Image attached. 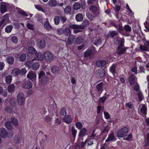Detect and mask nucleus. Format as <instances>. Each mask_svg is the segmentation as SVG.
<instances>
[{
    "label": "nucleus",
    "mask_w": 149,
    "mask_h": 149,
    "mask_svg": "<svg viewBox=\"0 0 149 149\" xmlns=\"http://www.w3.org/2000/svg\"><path fill=\"white\" fill-rule=\"evenodd\" d=\"M75 19L77 22H81L83 19L82 14L81 13H79L77 14L75 16Z\"/></svg>",
    "instance_id": "4be33fe9"
},
{
    "label": "nucleus",
    "mask_w": 149,
    "mask_h": 149,
    "mask_svg": "<svg viewBox=\"0 0 149 149\" xmlns=\"http://www.w3.org/2000/svg\"><path fill=\"white\" fill-rule=\"evenodd\" d=\"M27 28L31 30H33L34 29V27L33 25L30 23H28L27 25Z\"/></svg>",
    "instance_id": "338daca9"
},
{
    "label": "nucleus",
    "mask_w": 149,
    "mask_h": 149,
    "mask_svg": "<svg viewBox=\"0 0 149 149\" xmlns=\"http://www.w3.org/2000/svg\"><path fill=\"white\" fill-rule=\"evenodd\" d=\"M52 72L55 74L56 72H58L59 71V68L58 67L56 66H53L51 68Z\"/></svg>",
    "instance_id": "7c9ffc66"
},
{
    "label": "nucleus",
    "mask_w": 149,
    "mask_h": 149,
    "mask_svg": "<svg viewBox=\"0 0 149 149\" xmlns=\"http://www.w3.org/2000/svg\"><path fill=\"white\" fill-rule=\"evenodd\" d=\"M106 63L105 60H99L96 62V65L99 67H103Z\"/></svg>",
    "instance_id": "9b49d317"
},
{
    "label": "nucleus",
    "mask_w": 149,
    "mask_h": 149,
    "mask_svg": "<svg viewBox=\"0 0 149 149\" xmlns=\"http://www.w3.org/2000/svg\"><path fill=\"white\" fill-rule=\"evenodd\" d=\"M0 134L1 137L3 138H6L7 135L8 133L6 130L4 128H2L0 130Z\"/></svg>",
    "instance_id": "ddd939ff"
},
{
    "label": "nucleus",
    "mask_w": 149,
    "mask_h": 149,
    "mask_svg": "<svg viewBox=\"0 0 149 149\" xmlns=\"http://www.w3.org/2000/svg\"><path fill=\"white\" fill-rule=\"evenodd\" d=\"M37 45L40 49L44 48L45 46V42L42 38H39L37 41Z\"/></svg>",
    "instance_id": "0eeeda50"
},
{
    "label": "nucleus",
    "mask_w": 149,
    "mask_h": 149,
    "mask_svg": "<svg viewBox=\"0 0 149 149\" xmlns=\"http://www.w3.org/2000/svg\"><path fill=\"white\" fill-rule=\"evenodd\" d=\"M18 12L20 13L24 16L26 17H28V15L26 14L25 11L23 10H19Z\"/></svg>",
    "instance_id": "e2e57ef3"
},
{
    "label": "nucleus",
    "mask_w": 149,
    "mask_h": 149,
    "mask_svg": "<svg viewBox=\"0 0 149 149\" xmlns=\"http://www.w3.org/2000/svg\"><path fill=\"white\" fill-rule=\"evenodd\" d=\"M71 33V31L70 30L69 28H66L64 30V33L65 35L67 36L70 34Z\"/></svg>",
    "instance_id": "79ce46f5"
},
{
    "label": "nucleus",
    "mask_w": 149,
    "mask_h": 149,
    "mask_svg": "<svg viewBox=\"0 0 149 149\" xmlns=\"http://www.w3.org/2000/svg\"><path fill=\"white\" fill-rule=\"evenodd\" d=\"M133 85H134V90L136 91H138L139 89V87L138 83H135Z\"/></svg>",
    "instance_id": "603ef678"
},
{
    "label": "nucleus",
    "mask_w": 149,
    "mask_h": 149,
    "mask_svg": "<svg viewBox=\"0 0 149 149\" xmlns=\"http://www.w3.org/2000/svg\"><path fill=\"white\" fill-rule=\"evenodd\" d=\"M127 49V47H124L123 43L122 41L117 49L116 53L118 55H121L124 54Z\"/></svg>",
    "instance_id": "423d86ee"
},
{
    "label": "nucleus",
    "mask_w": 149,
    "mask_h": 149,
    "mask_svg": "<svg viewBox=\"0 0 149 149\" xmlns=\"http://www.w3.org/2000/svg\"><path fill=\"white\" fill-rule=\"evenodd\" d=\"M137 95L139 100L142 101L143 98V95L141 91H139L137 93Z\"/></svg>",
    "instance_id": "864d4df0"
},
{
    "label": "nucleus",
    "mask_w": 149,
    "mask_h": 149,
    "mask_svg": "<svg viewBox=\"0 0 149 149\" xmlns=\"http://www.w3.org/2000/svg\"><path fill=\"white\" fill-rule=\"evenodd\" d=\"M33 60H32L31 61H28L26 63V66L29 68H31L33 63Z\"/></svg>",
    "instance_id": "c03bdc74"
},
{
    "label": "nucleus",
    "mask_w": 149,
    "mask_h": 149,
    "mask_svg": "<svg viewBox=\"0 0 149 149\" xmlns=\"http://www.w3.org/2000/svg\"><path fill=\"white\" fill-rule=\"evenodd\" d=\"M101 43L102 41L99 38H96L94 43V44L97 46Z\"/></svg>",
    "instance_id": "09e8293b"
},
{
    "label": "nucleus",
    "mask_w": 149,
    "mask_h": 149,
    "mask_svg": "<svg viewBox=\"0 0 149 149\" xmlns=\"http://www.w3.org/2000/svg\"><path fill=\"white\" fill-rule=\"evenodd\" d=\"M125 106L130 109H132L133 108V105L131 102L126 103Z\"/></svg>",
    "instance_id": "0e129e2a"
},
{
    "label": "nucleus",
    "mask_w": 149,
    "mask_h": 149,
    "mask_svg": "<svg viewBox=\"0 0 149 149\" xmlns=\"http://www.w3.org/2000/svg\"><path fill=\"white\" fill-rule=\"evenodd\" d=\"M9 20L8 15L7 14L4 15L2 18L1 22L3 24L5 25L6 24L9 23Z\"/></svg>",
    "instance_id": "f8f14e48"
},
{
    "label": "nucleus",
    "mask_w": 149,
    "mask_h": 149,
    "mask_svg": "<svg viewBox=\"0 0 149 149\" xmlns=\"http://www.w3.org/2000/svg\"><path fill=\"white\" fill-rule=\"evenodd\" d=\"M141 111L143 114L146 115L147 113V107L144 105H143L141 108Z\"/></svg>",
    "instance_id": "cd10ccee"
},
{
    "label": "nucleus",
    "mask_w": 149,
    "mask_h": 149,
    "mask_svg": "<svg viewBox=\"0 0 149 149\" xmlns=\"http://www.w3.org/2000/svg\"><path fill=\"white\" fill-rule=\"evenodd\" d=\"M124 29L127 32H130L131 31V29L130 26L128 25H126L124 26Z\"/></svg>",
    "instance_id": "4d7b16f0"
},
{
    "label": "nucleus",
    "mask_w": 149,
    "mask_h": 149,
    "mask_svg": "<svg viewBox=\"0 0 149 149\" xmlns=\"http://www.w3.org/2000/svg\"><path fill=\"white\" fill-rule=\"evenodd\" d=\"M120 38H115L114 40V42L116 44H118L120 42Z\"/></svg>",
    "instance_id": "774afa93"
},
{
    "label": "nucleus",
    "mask_w": 149,
    "mask_h": 149,
    "mask_svg": "<svg viewBox=\"0 0 149 149\" xmlns=\"http://www.w3.org/2000/svg\"><path fill=\"white\" fill-rule=\"evenodd\" d=\"M128 133V129L127 127H124L119 130L117 133L118 137L123 138L126 136Z\"/></svg>",
    "instance_id": "39448f33"
},
{
    "label": "nucleus",
    "mask_w": 149,
    "mask_h": 149,
    "mask_svg": "<svg viewBox=\"0 0 149 149\" xmlns=\"http://www.w3.org/2000/svg\"><path fill=\"white\" fill-rule=\"evenodd\" d=\"M89 22L87 19L84 20L82 23V25H77L76 24H71L69 26V28L75 29H84L85 27L88 25Z\"/></svg>",
    "instance_id": "f257e3e1"
},
{
    "label": "nucleus",
    "mask_w": 149,
    "mask_h": 149,
    "mask_svg": "<svg viewBox=\"0 0 149 149\" xmlns=\"http://www.w3.org/2000/svg\"><path fill=\"white\" fill-rule=\"evenodd\" d=\"M11 120L15 126H17L18 125V121L16 118H11Z\"/></svg>",
    "instance_id": "49530a36"
},
{
    "label": "nucleus",
    "mask_w": 149,
    "mask_h": 149,
    "mask_svg": "<svg viewBox=\"0 0 149 149\" xmlns=\"http://www.w3.org/2000/svg\"><path fill=\"white\" fill-rule=\"evenodd\" d=\"M109 128L108 127V126H107L106 127H104V129L102 131V133H107L109 131Z\"/></svg>",
    "instance_id": "69168bd1"
},
{
    "label": "nucleus",
    "mask_w": 149,
    "mask_h": 149,
    "mask_svg": "<svg viewBox=\"0 0 149 149\" xmlns=\"http://www.w3.org/2000/svg\"><path fill=\"white\" fill-rule=\"evenodd\" d=\"M65 116L63 118V120L65 123L70 124L72 122V119L70 116L68 115Z\"/></svg>",
    "instance_id": "f3484780"
},
{
    "label": "nucleus",
    "mask_w": 149,
    "mask_h": 149,
    "mask_svg": "<svg viewBox=\"0 0 149 149\" xmlns=\"http://www.w3.org/2000/svg\"><path fill=\"white\" fill-rule=\"evenodd\" d=\"M26 58V54H23L21 55L19 57V60L21 61H24Z\"/></svg>",
    "instance_id": "a18cd8bd"
},
{
    "label": "nucleus",
    "mask_w": 149,
    "mask_h": 149,
    "mask_svg": "<svg viewBox=\"0 0 149 149\" xmlns=\"http://www.w3.org/2000/svg\"><path fill=\"white\" fill-rule=\"evenodd\" d=\"M49 5L52 7L55 6L57 5L56 0H50L49 1Z\"/></svg>",
    "instance_id": "2f4dec72"
},
{
    "label": "nucleus",
    "mask_w": 149,
    "mask_h": 149,
    "mask_svg": "<svg viewBox=\"0 0 149 149\" xmlns=\"http://www.w3.org/2000/svg\"><path fill=\"white\" fill-rule=\"evenodd\" d=\"M92 51L90 49H87L84 53V56L85 57H87L89 56L92 53Z\"/></svg>",
    "instance_id": "c9c22d12"
},
{
    "label": "nucleus",
    "mask_w": 149,
    "mask_h": 149,
    "mask_svg": "<svg viewBox=\"0 0 149 149\" xmlns=\"http://www.w3.org/2000/svg\"><path fill=\"white\" fill-rule=\"evenodd\" d=\"M86 16L87 18L91 21L93 20L94 17H95L94 15L88 12L86 13Z\"/></svg>",
    "instance_id": "72a5a7b5"
},
{
    "label": "nucleus",
    "mask_w": 149,
    "mask_h": 149,
    "mask_svg": "<svg viewBox=\"0 0 149 149\" xmlns=\"http://www.w3.org/2000/svg\"><path fill=\"white\" fill-rule=\"evenodd\" d=\"M20 73V70L18 68L13 69L12 72L11 74L14 76H17Z\"/></svg>",
    "instance_id": "b1692460"
},
{
    "label": "nucleus",
    "mask_w": 149,
    "mask_h": 149,
    "mask_svg": "<svg viewBox=\"0 0 149 149\" xmlns=\"http://www.w3.org/2000/svg\"><path fill=\"white\" fill-rule=\"evenodd\" d=\"M48 81V77L46 76H43L41 80V83L42 84H46Z\"/></svg>",
    "instance_id": "f704fd0d"
},
{
    "label": "nucleus",
    "mask_w": 149,
    "mask_h": 149,
    "mask_svg": "<svg viewBox=\"0 0 149 149\" xmlns=\"http://www.w3.org/2000/svg\"><path fill=\"white\" fill-rule=\"evenodd\" d=\"M40 63L38 62H35L33 63L32 67V69L34 71L36 70L39 68Z\"/></svg>",
    "instance_id": "393cba45"
},
{
    "label": "nucleus",
    "mask_w": 149,
    "mask_h": 149,
    "mask_svg": "<svg viewBox=\"0 0 149 149\" xmlns=\"http://www.w3.org/2000/svg\"><path fill=\"white\" fill-rule=\"evenodd\" d=\"M75 36L73 35H69L68 38L67 42L69 45H71L73 44L74 42V40L75 39Z\"/></svg>",
    "instance_id": "9d476101"
},
{
    "label": "nucleus",
    "mask_w": 149,
    "mask_h": 149,
    "mask_svg": "<svg viewBox=\"0 0 149 149\" xmlns=\"http://www.w3.org/2000/svg\"><path fill=\"white\" fill-rule=\"evenodd\" d=\"M12 76L9 75L6 77V82L8 84H10L11 82Z\"/></svg>",
    "instance_id": "37998d69"
},
{
    "label": "nucleus",
    "mask_w": 149,
    "mask_h": 149,
    "mask_svg": "<svg viewBox=\"0 0 149 149\" xmlns=\"http://www.w3.org/2000/svg\"><path fill=\"white\" fill-rule=\"evenodd\" d=\"M74 8L76 10L79 9L81 7L80 4L78 3H76L73 5V6Z\"/></svg>",
    "instance_id": "6e6d98bb"
},
{
    "label": "nucleus",
    "mask_w": 149,
    "mask_h": 149,
    "mask_svg": "<svg viewBox=\"0 0 149 149\" xmlns=\"http://www.w3.org/2000/svg\"><path fill=\"white\" fill-rule=\"evenodd\" d=\"M57 31L58 34L59 35H61L64 33V30L62 29H58Z\"/></svg>",
    "instance_id": "bf43d9fd"
},
{
    "label": "nucleus",
    "mask_w": 149,
    "mask_h": 149,
    "mask_svg": "<svg viewBox=\"0 0 149 149\" xmlns=\"http://www.w3.org/2000/svg\"><path fill=\"white\" fill-rule=\"evenodd\" d=\"M44 58L46 62H50L54 59V56L50 52L46 51L43 54Z\"/></svg>",
    "instance_id": "20e7f679"
},
{
    "label": "nucleus",
    "mask_w": 149,
    "mask_h": 149,
    "mask_svg": "<svg viewBox=\"0 0 149 149\" xmlns=\"http://www.w3.org/2000/svg\"><path fill=\"white\" fill-rule=\"evenodd\" d=\"M27 55L28 56L30 55L32 56L34 55L37 53L36 50L33 47H29L27 49Z\"/></svg>",
    "instance_id": "1a4fd4ad"
},
{
    "label": "nucleus",
    "mask_w": 149,
    "mask_h": 149,
    "mask_svg": "<svg viewBox=\"0 0 149 149\" xmlns=\"http://www.w3.org/2000/svg\"><path fill=\"white\" fill-rule=\"evenodd\" d=\"M140 48L143 51H149V45L148 44V47L145 46L140 45Z\"/></svg>",
    "instance_id": "ea45409f"
},
{
    "label": "nucleus",
    "mask_w": 149,
    "mask_h": 149,
    "mask_svg": "<svg viewBox=\"0 0 149 149\" xmlns=\"http://www.w3.org/2000/svg\"><path fill=\"white\" fill-rule=\"evenodd\" d=\"M27 72V70H26V68H22L21 70H20V73L21 74H25Z\"/></svg>",
    "instance_id": "680f3d73"
},
{
    "label": "nucleus",
    "mask_w": 149,
    "mask_h": 149,
    "mask_svg": "<svg viewBox=\"0 0 149 149\" xmlns=\"http://www.w3.org/2000/svg\"><path fill=\"white\" fill-rule=\"evenodd\" d=\"M118 33L117 32L115 31H110L109 32V35L111 37H113L114 36H115L116 35L118 34Z\"/></svg>",
    "instance_id": "3c124183"
},
{
    "label": "nucleus",
    "mask_w": 149,
    "mask_h": 149,
    "mask_svg": "<svg viewBox=\"0 0 149 149\" xmlns=\"http://www.w3.org/2000/svg\"><path fill=\"white\" fill-rule=\"evenodd\" d=\"M5 125L6 127L8 130H10L13 128V125L11 122L9 121H7L5 122Z\"/></svg>",
    "instance_id": "412c9836"
},
{
    "label": "nucleus",
    "mask_w": 149,
    "mask_h": 149,
    "mask_svg": "<svg viewBox=\"0 0 149 149\" xmlns=\"http://www.w3.org/2000/svg\"><path fill=\"white\" fill-rule=\"evenodd\" d=\"M35 8L39 11H41L43 12H44V10L40 6L38 5H35Z\"/></svg>",
    "instance_id": "052dcab7"
},
{
    "label": "nucleus",
    "mask_w": 149,
    "mask_h": 149,
    "mask_svg": "<svg viewBox=\"0 0 149 149\" xmlns=\"http://www.w3.org/2000/svg\"><path fill=\"white\" fill-rule=\"evenodd\" d=\"M54 20L55 24L58 25L60 22L59 17L58 16H55L54 18Z\"/></svg>",
    "instance_id": "de8ad7c7"
},
{
    "label": "nucleus",
    "mask_w": 149,
    "mask_h": 149,
    "mask_svg": "<svg viewBox=\"0 0 149 149\" xmlns=\"http://www.w3.org/2000/svg\"><path fill=\"white\" fill-rule=\"evenodd\" d=\"M25 98L24 93L22 92L19 93L17 96V102L20 106H22L24 104Z\"/></svg>",
    "instance_id": "7ed1b4c3"
},
{
    "label": "nucleus",
    "mask_w": 149,
    "mask_h": 149,
    "mask_svg": "<svg viewBox=\"0 0 149 149\" xmlns=\"http://www.w3.org/2000/svg\"><path fill=\"white\" fill-rule=\"evenodd\" d=\"M27 77L32 81L35 80L36 78V75L35 73L33 71L29 72L27 75Z\"/></svg>",
    "instance_id": "6e6552de"
},
{
    "label": "nucleus",
    "mask_w": 149,
    "mask_h": 149,
    "mask_svg": "<svg viewBox=\"0 0 149 149\" xmlns=\"http://www.w3.org/2000/svg\"><path fill=\"white\" fill-rule=\"evenodd\" d=\"M15 88V86L13 84L9 85L8 87V90L9 92H12Z\"/></svg>",
    "instance_id": "e433bc0d"
},
{
    "label": "nucleus",
    "mask_w": 149,
    "mask_h": 149,
    "mask_svg": "<svg viewBox=\"0 0 149 149\" xmlns=\"http://www.w3.org/2000/svg\"><path fill=\"white\" fill-rule=\"evenodd\" d=\"M64 12L66 14H69L71 11V8L69 6H67L64 10Z\"/></svg>",
    "instance_id": "c85d7f7f"
},
{
    "label": "nucleus",
    "mask_w": 149,
    "mask_h": 149,
    "mask_svg": "<svg viewBox=\"0 0 149 149\" xmlns=\"http://www.w3.org/2000/svg\"><path fill=\"white\" fill-rule=\"evenodd\" d=\"M136 77L134 76L133 74H132L129 77L128 81L131 85H132L135 83H137L136 82Z\"/></svg>",
    "instance_id": "4468645a"
},
{
    "label": "nucleus",
    "mask_w": 149,
    "mask_h": 149,
    "mask_svg": "<svg viewBox=\"0 0 149 149\" xmlns=\"http://www.w3.org/2000/svg\"><path fill=\"white\" fill-rule=\"evenodd\" d=\"M11 39L12 42L16 44L18 40L16 36L12 37L11 38Z\"/></svg>",
    "instance_id": "8fccbe9b"
},
{
    "label": "nucleus",
    "mask_w": 149,
    "mask_h": 149,
    "mask_svg": "<svg viewBox=\"0 0 149 149\" xmlns=\"http://www.w3.org/2000/svg\"><path fill=\"white\" fill-rule=\"evenodd\" d=\"M7 61L10 64L12 65L14 62V59L12 56H8L7 58Z\"/></svg>",
    "instance_id": "a878e982"
},
{
    "label": "nucleus",
    "mask_w": 149,
    "mask_h": 149,
    "mask_svg": "<svg viewBox=\"0 0 149 149\" xmlns=\"http://www.w3.org/2000/svg\"><path fill=\"white\" fill-rule=\"evenodd\" d=\"M1 11L2 13H4L7 11V5L6 3H2L0 7Z\"/></svg>",
    "instance_id": "aec40b11"
},
{
    "label": "nucleus",
    "mask_w": 149,
    "mask_h": 149,
    "mask_svg": "<svg viewBox=\"0 0 149 149\" xmlns=\"http://www.w3.org/2000/svg\"><path fill=\"white\" fill-rule=\"evenodd\" d=\"M60 112L61 115L65 116L67 114L66 108L65 107H63L61 108Z\"/></svg>",
    "instance_id": "58836bf2"
},
{
    "label": "nucleus",
    "mask_w": 149,
    "mask_h": 149,
    "mask_svg": "<svg viewBox=\"0 0 149 149\" xmlns=\"http://www.w3.org/2000/svg\"><path fill=\"white\" fill-rule=\"evenodd\" d=\"M116 138L114 136V133L112 132L109 134L107 139L105 140L106 142H108L113 141H116Z\"/></svg>",
    "instance_id": "2eb2a0df"
},
{
    "label": "nucleus",
    "mask_w": 149,
    "mask_h": 149,
    "mask_svg": "<svg viewBox=\"0 0 149 149\" xmlns=\"http://www.w3.org/2000/svg\"><path fill=\"white\" fill-rule=\"evenodd\" d=\"M102 86L103 83L102 82L100 83L97 85L96 86V88L98 91L102 92L103 91L102 88Z\"/></svg>",
    "instance_id": "c756f323"
},
{
    "label": "nucleus",
    "mask_w": 149,
    "mask_h": 149,
    "mask_svg": "<svg viewBox=\"0 0 149 149\" xmlns=\"http://www.w3.org/2000/svg\"><path fill=\"white\" fill-rule=\"evenodd\" d=\"M84 39L81 36H79L77 38L76 40V43L78 44H80L83 42Z\"/></svg>",
    "instance_id": "473e14b6"
},
{
    "label": "nucleus",
    "mask_w": 149,
    "mask_h": 149,
    "mask_svg": "<svg viewBox=\"0 0 149 149\" xmlns=\"http://www.w3.org/2000/svg\"><path fill=\"white\" fill-rule=\"evenodd\" d=\"M45 74V72L44 71H40L39 73H38V78L39 79H41L42 76L43 77L44 76H46Z\"/></svg>",
    "instance_id": "5fc2aeb1"
},
{
    "label": "nucleus",
    "mask_w": 149,
    "mask_h": 149,
    "mask_svg": "<svg viewBox=\"0 0 149 149\" xmlns=\"http://www.w3.org/2000/svg\"><path fill=\"white\" fill-rule=\"evenodd\" d=\"M89 10L95 17L98 16L100 14V10L98 5H93L91 6L89 8Z\"/></svg>",
    "instance_id": "f03ea898"
},
{
    "label": "nucleus",
    "mask_w": 149,
    "mask_h": 149,
    "mask_svg": "<svg viewBox=\"0 0 149 149\" xmlns=\"http://www.w3.org/2000/svg\"><path fill=\"white\" fill-rule=\"evenodd\" d=\"M44 26L47 30L48 31L51 30L52 29V26L49 23L48 20L44 22Z\"/></svg>",
    "instance_id": "6ab92c4d"
},
{
    "label": "nucleus",
    "mask_w": 149,
    "mask_h": 149,
    "mask_svg": "<svg viewBox=\"0 0 149 149\" xmlns=\"http://www.w3.org/2000/svg\"><path fill=\"white\" fill-rule=\"evenodd\" d=\"M72 135L74 138H75L77 133V130L75 128V127L73 126L71 129Z\"/></svg>",
    "instance_id": "4c0bfd02"
},
{
    "label": "nucleus",
    "mask_w": 149,
    "mask_h": 149,
    "mask_svg": "<svg viewBox=\"0 0 149 149\" xmlns=\"http://www.w3.org/2000/svg\"><path fill=\"white\" fill-rule=\"evenodd\" d=\"M13 28V27L11 25L7 26L5 28V31L6 32L8 33H10L11 32Z\"/></svg>",
    "instance_id": "a19ab883"
},
{
    "label": "nucleus",
    "mask_w": 149,
    "mask_h": 149,
    "mask_svg": "<svg viewBox=\"0 0 149 149\" xmlns=\"http://www.w3.org/2000/svg\"><path fill=\"white\" fill-rule=\"evenodd\" d=\"M87 131V130L85 128H83L80 130L79 132V137H82L86 135Z\"/></svg>",
    "instance_id": "5701e85b"
},
{
    "label": "nucleus",
    "mask_w": 149,
    "mask_h": 149,
    "mask_svg": "<svg viewBox=\"0 0 149 149\" xmlns=\"http://www.w3.org/2000/svg\"><path fill=\"white\" fill-rule=\"evenodd\" d=\"M76 126L77 129H80L83 127L82 123L80 122H77L76 125Z\"/></svg>",
    "instance_id": "13d9d810"
},
{
    "label": "nucleus",
    "mask_w": 149,
    "mask_h": 149,
    "mask_svg": "<svg viewBox=\"0 0 149 149\" xmlns=\"http://www.w3.org/2000/svg\"><path fill=\"white\" fill-rule=\"evenodd\" d=\"M35 54V58L36 60H39L40 61H42L44 58L43 55L40 53H36Z\"/></svg>",
    "instance_id": "a211bd4d"
},
{
    "label": "nucleus",
    "mask_w": 149,
    "mask_h": 149,
    "mask_svg": "<svg viewBox=\"0 0 149 149\" xmlns=\"http://www.w3.org/2000/svg\"><path fill=\"white\" fill-rule=\"evenodd\" d=\"M32 83L29 81H26L23 84L24 87L26 89H30L32 87Z\"/></svg>",
    "instance_id": "dca6fc26"
},
{
    "label": "nucleus",
    "mask_w": 149,
    "mask_h": 149,
    "mask_svg": "<svg viewBox=\"0 0 149 149\" xmlns=\"http://www.w3.org/2000/svg\"><path fill=\"white\" fill-rule=\"evenodd\" d=\"M96 72L98 77L102 78L104 76V74L102 71L98 70H97Z\"/></svg>",
    "instance_id": "bb28decb"
}]
</instances>
